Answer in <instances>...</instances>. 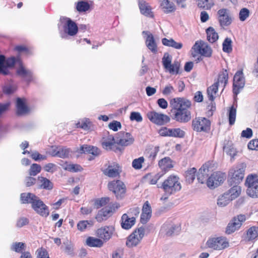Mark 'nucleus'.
Returning a JSON list of instances; mask_svg holds the SVG:
<instances>
[{"instance_id": "7c9ffc66", "label": "nucleus", "mask_w": 258, "mask_h": 258, "mask_svg": "<svg viewBox=\"0 0 258 258\" xmlns=\"http://www.w3.org/2000/svg\"><path fill=\"white\" fill-rule=\"evenodd\" d=\"M209 165L205 164L203 165L199 170L197 174V179L199 182L204 183L206 180L209 175Z\"/></svg>"}, {"instance_id": "a18cd8bd", "label": "nucleus", "mask_w": 258, "mask_h": 258, "mask_svg": "<svg viewBox=\"0 0 258 258\" xmlns=\"http://www.w3.org/2000/svg\"><path fill=\"white\" fill-rule=\"evenodd\" d=\"M214 5L213 0H198V6L199 8L209 10Z\"/></svg>"}, {"instance_id": "c03bdc74", "label": "nucleus", "mask_w": 258, "mask_h": 258, "mask_svg": "<svg viewBox=\"0 0 258 258\" xmlns=\"http://www.w3.org/2000/svg\"><path fill=\"white\" fill-rule=\"evenodd\" d=\"M224 151L231 157L234 158L236 155L235 149L233 147L231 142H228L223 147Z\"/></svg>"}, {"instance_id": "423d86ee", "label": "nucleus", "mask_w": 258, "mask_h": 258, "mask_svg": "<svg viewBox=\"0 0 258 258\" xmlns=\"http://www.w3.org/2000/svg\"><path fill=\"white\" fill-rule=\"evenodd\" d=\"M194 52H192L193 57H196L198 54H201L205 57H210L212 54L211 47L203 41H197L192 47Z\"/></svg>"}, {"instance_id": "ddd939ff", "label": "nucleus", "mask_w": 258, "mask_h": 258, "mask_svg": "<svg viewBox=\"0 0 258 258\" xmlns=\"http://www.w3.org/2000/svg\"><path fill=\"white\" fill-rule=\"evenodd\" d=\"M245 220L246 217L245 215L240 214L234 217L232 221L228 224L226 229V233L228 234L233 233L241 227L242 223Z\"/></svg>"}, {"instance_id": "473e14b6", "label": "nucleus", "mask_w": 258, "mask_h": 258, "mask_svg": "<svg viewBox=\"0 0 258 258\" xmlns=\"http://www.w3.org/2000/svg\"><path fill=\"white\" fill-rule=\"evenodd\" d=\"M158 165L161 169L165 172L173 168L172 161L169 157H165L159 161Z\"/></svg>"}, {"instance_id": "aec40b11", "label": "nucleus", "mask_w": 258, "mask_h": 258, "mask_svg": "<svg viewBox=\"0 0 258 258\" xmlns=\"http://www.w3.org/2000/svg\"><path fill=\"white\" fill-rule=\"evenodd\" d=\"M119 205L115 203L112 205V207H104L101 209L96 216V219L98 222H101L106 220L112 213L113 210L117 209Z\"/></svg>"}, {"instance_id": "72a5a7b5", "label": "nucleus", "mask_w": 258, "mask_h": 258, "mask_svg": "<svg viewBox=\"0 0 258 258\" xmlns=\"http://www.w3.org/2000/svg\"><path fill=\"white\" fill-rule=\"evenodd\" d=\"M114 144L115 137L112 135H108L107 137H103L101 141L102 146L106 150L111 149Z\"/></svg>"}, {"instance_id": "ea45409f", "label": "nucleus", "mask_w": 258, "mask_h": 258, "mask_svg": "<svg viewBox=\"0 0 258 258\" xmlns=\"http://www.w3.org/2000/svg\"><path fill=\"white\" fill-rule=\"evenodd\" d=\"M162 44L166 46L172 47L175 49H179L182 48V44L175 41L173 39H168L164 38L162 39Z\"/></svg>"}, {"instance_id": "9b49d317", "label": "nucleus", "mask_w": 258, "mask_h": 258, "mask_svg": "<svg viewBox=\"0 0 258 258\" xmlns=\"http://www.w3.org/2000/svg\"><path fill=\"white\" fill-rule=\"evenodd\" d=\"M135 140L133 136L129 133L121 131L117 133L115 136V144L122 146H127L133 144Z\"/></svg>"}, {"instance_id": "f03ea898", "label": "nucleus", "mask_w": 258, "mask_h": 258, "mask_svg": "<svg viewBox=\"0 0 258 258\" xmlns=\"http://www.w3.org/2000/svg\"><path fill=\"white\" fill-rule=\"evenodd\" d=\"M158 187L162 189L164 192L160 200L166 201L169 196L180 190L181 184L178 176L170 175Z\"/></svg>"}, {"instance_id": "c756f323", "label": "nucleus", "mask_w": 258, "mask_h": 258, "mask_svg": "<svg viewBox=\"0 0 258 258\" xmlns=\"http://www.w3.org/2000/svg\"><path fill=\"white\" fill-rule=\"evenodd\" d=\"M138 2L141 13L146 17L152 18L153 14L150 6L144 0H138Z\"/></svg>"}, {"instance_id": "338daca9", "label": "nucleus", "mask_w": 258, "mask_h": 258, "mask_svg": "<svg viewBox=\"0 0 258 258\" xmlns=\"http://www.w3.org/2000/svg\"><path fill=\"white\" fill-rule=\"evenodd\" d=\"M174 91L173 87L170 84H168L165 86L162 93L164 95L167 96L172 94Z\"/></svg>"}, {"instance_id": "0eeeda50", "label": "nucleus", "mask_w": 258, "mask_h": 258, "mask_svg": "<svg viewBox=\"0 0 258 258\" xmlns=\"http://www.w3.org/2000/svg\"><path fill=\"white\" fill-rule=\"evenodd\" d=\"M244 171L245 167L243 165H240L236 167L235 169H231L228 180L229 184L230 185L233 184L238 185L244 177Z\"/></svg>"}, {"instance_id": "f257e3e1", "label": "nucleus", "mask_w": 258, "mask_h": 258, "mask_svg": "<svg viewBox=\"0 0 258 258\" xmlns=\"http://www.w3.org/2000/svg\"><path fill=\"white\" fill-rule=\"evenodd\" d=\"M170 104L174 110L172 118L180 123H186L191 119V113L188 108L190 102L181 97L175 98L170 100Z\"/></svg>"}, {"instance_id": "1a4fd4ad", "label": "nucleus", "mask_w": 258, "mask_h": 258, "mask_svg": "<svg viewBox=\"0 0 258 258\" xmlns=\"http://www.w3.org/2000/svg\"><path fill=\"white\" fill-rule=\"evenodd\" d=\"M108 187L109 189L114 193L117 199H121L124 197L126 187L121 181L117 180L109 182Z\"/></svg>"}, {"instance_id": "c9c22d12", "label": "nucleus", "mask_w": 258, "mask_h": 258, "mask_svg": "<svg viewBox=\"0 0 258 258\" xmlns=\"http://www.w3.org/2000/svg\"><path fill=\"white\" fill-rule=\"evenodd\" d=\"M232 186V187L225 192L232 201L240 195L241 190L240 187L237 184H233Z\"/></svg>"}, {"instance_id": "4be33fe9", "label": "nucleus", "mask_w": 258, "mask_h": 258, "mask_svg": "<svg viewBox=\"0 0 258 258\" xmlns=\"http://www.w3.org/2000/svg\"><path fill=\"white\" fill-rule=\"evenodd\" d=\"M180 230L178 226L172 223L166 222L161 227L160 233L161 234L170 236L178 232Z\"/></svg>"}, {"instance_id": "4d7b16f0", "label": "nucleus", "mask_w": 258, "mask_h": 258, "mask_svg": "<svg viewBox=\"0 0 258 258\" xmlns=\"http://www.w3.org/2000/svg\"><path fill=\"white\" fill-rule=\"evenodd\" d=\"M144 161L143 157H140L133 161L132 166L136 169H140L142 167V164Z\"/></svg>"}, {"instance_id": "a211bd4d", "label": "nucleus", "mask_w": 258, "mask_h": 258, "mask_svg": "<svg viewBox=\"0 0 258 258\" xmlns=\"http://www.w3.org/2000/svg\"><path fill=\"white\" fill-rule=\"evenodd\" d=\"M31 206L32 208L39 215L44 217L48 216L49 212L48 207L39 197H37Z\"/></svg>"}, {"instance_id": "052dcab7", "label": "nucleus", "mask_w": 258, "mask_h": 258, "mask_svg": "<svg viewBox=\"0 0 258 258\" xmlns=\"http://www.w3.org/2000/svg\"><path fill=\"white\" fill-rule=\"evenodd\" d=\"M88 123L89 120L88 119H84L76 123V127L77 128H82L84 130H88L89 129Z\"/></svg>"}, {"instance_id": "de8ad7c7", "label": "nucleus", "mask_w": 258, "mask_h": 258, "mask_svg": "<svg viewBox=\"0 0 258 258\" xmlns=\"http://www.w3.org/2000/svg\"><path fill=\"white\" fill-rule=\"evenodd\" d=\"M247 236L249 240H252L258 237V227H251L247 232Z\"/></svg>"}, {"instance_id": "3c124183", "label": "nucleus", "mask_w": 258, "mask_h": 258, "mask_svg": "<svg viewBox=\"0 0 258 258\" xmlns=\"http://www.w3.org/2000/svg\"><path fill=\"white\" fill-rule=\"evenodd\" d=\"M222 45L223 51L224 52L229 53L232 51V40L230 38H226L223 43Z\"/></svg>"}, {"instance_id": "0e129e2a", "label": "nucleus", "mask_w": 258, "mask_h": 258, "mask_svg": "<svg viewBox=\"0 0 258 258\" xmlns=\"http://www.w3.org/2000/svg\"><path fill=\"white\" fill-rule=\"evenodd\" d=\"M108 127L110 129L116 132L121 128V125L120 122L114 120L109 124Z\"/></svg>"}, {"instance_id": "f8f14e48", "label": "nucleus", "mask_w": 258, "mask_h": 258, "mask_svg": "<svg viewBox=\"0 0 258 258\" xmlns=\"http://www.w3.org/2000/svg\"><path fill=\"white\" fill-rule=\"evenodd\" d=\"M245 85V78L242 70L238 71L233 78V92L237 95Z\"/></svg>"}, {"instance_id": "9d476101", "label": "nucleus", "mask_w": 258, "mask_h": 258, "mask_svg": "<svg viewBox=\"0 0 258 258\" xmlns=\"http://www.w3.org/2000/svg\"><path fill=\"white\" fill-rule=\"evenodd\" d=\"M211 122L205 117H197L192 121V127L196 132H208L210 129Z\"/></svg>"}, {"instance_id": "bf43d9fd", "label": "nucleus", "mask_w": 258, "mask_h": 258, "mask_svg": "<svg viewBox=\"0 0 258 258\" xmlns=\"http://www.w3.org/2000/svg\"><path fill=\"white\" fill-rule=\"evenodd\" d=\"M249 16V11L247 8H242L239 12V18L241 21H244Z\"/></svg>"}, {"instance_id": "49530a36", "label": "nucleus", "mask_w": 258, "mask_h": 258, "mask_svg": "<svg viewBox=\"0 0 258 258\" xmlns=\"http://www.w3.org/2000/svg\"><path fill=\"white\" fill-rule=\"evenodd\" d=\"M90 9V5L84 1H79L76 5V9L79 12H85Z\"/></svg>"}, {"instance_id": "5701e85b", "label": "nucleus", "mask_w": 258, "mask_h": 258, "mask_svg": "<svg viewBox=\"0 0 258 258\" xmlns=\"http://www.w3.org/2000/svg\"><path fill=\"white\" fill-rule=\"evenodd\" d=\"M17 73L19 76L22 77L27 83H30L34 79V76L32 71L25 68L21 61H20L19 67L17 70Z\"/></svg>"}, {"instance_id": "69168bd1", "label": "nucleus", "mask_w": 258, "mask_h": 258, "mask_svg": "<svg viewBox=\"0 0 258 258\" xmlns=\"http://www.w3.org/2000/svg\"><path fill=\"white\" fill-rule=\"evenodd\" d=\"M130 119L132 121L135 120L139 122L143 120V118L139 112H132L130 115Z\"/></svg>"}, {"instance_id": "b1692460", "label": "nucleus", "mask_w": 258, "mask_h": 258, "mask_svg": "<svg viewBox=\"0 0 258 258\" xmlns=\"http://www.w3.org/2000/svg\"><path fill=\"white\" fill-rule=\"evenodd\" d=\"M26 99L17 98L16 100V113L18 115H26L30 111V109L26 105Z\"/></svg>"}, {"instance_id": "8fccbe9b", "label": "nucleus", "mask_w": 258, "mask_h": 258, "mask_svg": "<svg viewBox=\"0 0 258 258\" xmlns=\"http://www.w3.org/2000/svg\"><path fill=\"white\" fill-rule=\"evenodd\" d=\"M180 63L178 61H175L166 70L171 74H178L179 73Z\"/></svg>"}, {"instance_id": "603ef678", "label": "nucleus", "mask_w": 258, "mask_h": 258, "mask_svg": "<svg viewBox=\"0 0 258 258\" xmlns=\"http://www.w3.org/2000/svg\"><path fill=\"white\" fill-rule=\"evenodd\" d=\"M236 114V109L234 106H232L230 108L228 113V119L230 125H233L235 123Z\"/></svg>"}, {"instance_id": "bb28decb", "label": "nucleus", "mask_w": 258, "mask_h": 258, "mask_svg": "<svg viewBox=\"0 0 258 258\" xmlns=\"http://www.w3.org/2000/svg\"><path fill=\"white\" fill-rule=\"evenodd\" d=\"M143 34L147 35L145 43L146 46L153 53L157 52V46L153 35L147 31H143Z\"/></svg>"}, {"instance_id": "13d9d810", "label": "nucleus", "mask_w": 258, "mask_h": 258, "mask_svg": "<svg viewBox=\"0 0 258 258\" xmlns=\"http://www.w3.org/2000/svg\"><path fill=\"white\" fill-rule=\"evenodd\" d=\"M36 254L37 258H50L47 251L43 247L38 248L36 251Z\"/></svg>"}, {"instance_id": "6e6d98bb", "label": "nucleus", "mask_w": 258, "mask_h": 258, "mask_svg": "<svg viewBox=\"0 0 258 258\" xmlns=\"http://www.w3.org/2000/svg\"><path fill=\"white\" fill-rule=\"evenodd\" d=\"M172 57L168 53H165L162 58V63L164 68L167 69L171 64Z\"/></svg>"}, {"instance_id": "774afa93", "label": "nucleus", "mask_w": 258, "mask_h": 258, "mask_svg": "<svg viewBox=\"0 0 258 258\" xmlns=\"http://www.w3.org/2000/svg\"><path fill=\"white\" fill-rule=\"evenodd\" d=\"M247 147L250 150L258 151V139L250 141L248 144Z\"/></svg>"}, {"instance_id": "680f3d73", "label": "nucleus", "mask_w": 258, "mask_h": 258, "mask_svg": "<svg viewBox=\"0 0 258 258\" xmlns=\"http://www.w3.org/2000/svg\"><path fill=\"white\" fill-rule=\"evenodd\" d=\"M31 157L33 159L36 161L46 159V156L41 155L37 151L33 152L31 154Z\"/></svg>"}, {"instance_id": "7ed1b4c3", "label": "nucleus", "mask_w": 258, "mask_h": 258, "mask_svg": "<svg viewBox=\"0 0 258 258\" xmlns=\"http://www.w3.org/2000/svg\"><path fill=\"white\" fill-rule=\"evenodd\" d=\"M228 79V74L226 70L219 74L217 81L207 88V93L209 100L214 101L216 97L218 87L221 85L223 88L226 85Z\"/></svg>"}, {"instance_id": "6e6552de", "label": "nucleus", "mask_w": 258, "mask_h": 258, "mask_svg": "<svg viewBox=\"0 0 258 258\" xmlns=\"http://www.w3.org/2000/svg\"><path fill=\"white\" fill-rule=\"evenodd\" d=\"M207 246L214 250H222L229 246V242L225 237L220 236L209 238L207 242Z\"/></svg>"}, {"instance_id": "a878e982", "label": "nucleus", "mask_w": 258, "mask_h": 258, "mask_svg": "<svg viewBox=\"0 0 258 258\" xmlns=\"http://www.w3.org/2000/svg\"><path fill=\"white\" fill-rule=\"evenodd\" d=\"M71 150L66 147L58 146L53 148L51 151V155L61 158H68L70 155Z\"/></svg>"}, {"instance_id": "412c9836", "label": "nucleus", "mask_w": 258, "mask_h": 258, "mask_svg": "<svg viewBox=\"0 0 258 258\" xmlns=\"http://www.w3.org/2000/svg\"><path fill=\"white\" fill-rule=\"evenodd\" d=\"M218 20L221 27L228 26L232 23V18L226 9H222L218 11Z\"/></svg>"}, {"instance_id": "e2e57ef3", "label": "nucleus", "mask_w": 258, "mask_h": 258, "mask_svg": "<svg viewBox=\"0 0 258 258\" xmlns=\"http://www.w3.org/2000/svg\"><path fill=\"white\" fill-rule=\"evenodd\" d=\"M109 202V198H102L97 200L95 202V205L97 208H99L102 206L105 205Z\"/></svg>"}, {"instance_id": "79ce46f5", "label": "nucleus", "mask_w": 258, "mask_h": 258, "mask_svg": "<svg viewBox=\"0 0 258 258\" xmlns=\"http://www.w3.org/2000/svg\"><path fill=\"white\" fill-rule=\"evenodd\" d=\"M207 39L211 43H214L218 39V35L212 27L208 28L207 30Z\"/></svg>"}, {"instance_id": "dca6fc26", "label": "nucleus", "mask_w": 258, "mask_h": 258, "mask_svg": "<svg viewBox=\"0 0 258 258\" xmlns=\"http://www.w3.org/2000/svg\"><path fill=\"white\" fill-rule=\"evenodd\" d=\"M163 137H172L182 138L185 136V132L180 128H168L166 127L161 128L158 132Z\"/></svg>"}, {"instance_id": "58836bf2", "label": "nucleus", "mask_w": 258, "mask_h": 258, "mask_svg": "<svg viewBox=\"0 0 258 258\" xmlns=\"http://www.w3.org/2000/svg\"><path fill=\"white\" fill-rule=\"evenodd\" d=\"M37 198L36 196L30 192L22 193L21 195V200L23 204L32 205Z\"/></svg>"}, {"instance_id": "f3484780", "label": "nucleus", "mask_w": 258, "mask_h": 258, "mask_svg": "<svg viewBox=\"0 0 258 258\" xmlns=\"http://www.w3.org/2000/svg\"><path fill=\"white\" fill-rule=\"evenodd\" d=\"M147 116L151 121L158 125H163L170 121L167 115L154 111L148 112Z\"/></svg>"}, {"instance_id": "4c0bfd02", "label": "nucleus", "mask_w": 258, "mask_h": 258, "mask_svg": "<svg viewBox=\"0 0 258 258\" xmlns=\"http://www.w3.org/2000/svg\"><path fill=\"white\" fill-rule=\"evenodd\" d=\"M160 6L166 13H171L175 10L174 4L168 0H162Z\"/></svg>"}, {"instance_id": "cd10ccee", "label": "nucleus", "mask_w": 258, "mask_h": 258, "mask_svg": "<svg viewBox=\"0 0 258 258\" xmlns=\"http://www.w3.org/2000/svg\"><path fill=\"white\" fill-rule=\"evenodd\" d=\"M103 174L110 177H115L119 175V166L118 164L113 163L109 165L106 169L102 170Z\"/></svg>"}, {"instance_id": "20e7f679", "label": "nucleus", "mask_w": 258, "mask_h": 258, "mask_svg": "<svg viewBox=\"0 0 258 258\" xmlns=\"http://www.w3.org/2000/svg\"><path fill=\"white\" fill-rule=\"evenodd\" d=\"M245 185L246 193L252 198H258V177L256 175H249L246 179Z\"/></svg>"}, {"instance_id": "5fc2aeb1", "label": "nucleus", "mask_w": 258, "mask_h": 258, "mask_svg": "<svg viewBox=\"0 0 258 258\" xmlns=\"http://www.w3.org/2000/svg\"><path fill=\"white\" fill-rule=\"evenodd\" d=\"M41 170V166L38 164L34 163L31 165L29 169V174L31 176H36L40 172Z\"/></svg>"}, {"instance_id": "39448f33", "label": "nucleus", "mask_w": 258, "mask_h": 258, "mask_svg": "<svg viewBox=\"0 0 258 258\" xmlns=\"http://www.w3.org/2000/svg\"><path fill=\"white\" fill-rule=\"evenodd\" d=\"M145 235V228L142 226L136 229L127 238L126 245L130 248L136 246Z\"/></svg>"}, {"instance_id": "f704fd0d", "label": "nucleus", "mask_w": 258, "mask_h": 258, "mask_svg": "<svg viewBox=\"0 0 258 258\" xmlns=\"http://www.w3.org/2000/svg\"><path fill=\"white\" fill-rule=\"evenodd\" d=\"M39 182V187L47 190H51L53 187V183L47 178L39 176L38 177Z\"/></svg>"}, {"instance_id": "2f4dec72", "label": "nucleus", "mask_w": 258, "mask_h": 258, "mask_svg": "<svg viewBox=\"0 0 258 258\" xmlns=\"http://www.w3.org/2000/svg\"><path fill=\"white\" fill-rule=\"evenodd\" d=\"M78 152L81 154H90L94 156H97L99 154L98 148L89 145L81 146Z\"/></svg>"}, {"instance_id": "a19ab883", "label": "nucleus", "mask_w": 258, "mask_h": 258, "mask_svg": "<svg viewBox=\"0 0 258 258\" xmlns=\"http://www.w3.org/2000/svg\"><path fill=\"white\" fill-rule=\"evenodd\" d=\"M231 201L227 193L224 192L219 196L217 199V204L219 207H224L226 206Z\"/></svg>"}, {"instance_id": "864d4df0", "label": "nucleus", "mask_w": 258, "mask_h": 258, "mask_svg": "<svg viewBox=\"0 0 258 258\" xmlns=\"http://www.w3.org/2000/svg\"><path fill=\"white\" fill-rule=\"evenodd\" d=\"M25 243L23 242H15L12 244L11 249L16 252L22 253V251L25 249Z\"/></svg>"}, {"instance_id": "e433bc0d", "label": "nucleus", "mask_w": 258, "mask_h": 258, "mask_svg": "<svg viewBox=\"0 0 258 258\" xmlns=\"http://www.w3.org/2000/svg\"><path fill=\"white\" fill-rule=\"evenodd\" d=\"M86 244L90 247H101L104 244L100 238L89 237L86 240Z\"/></svg>"}, {"instance_id": "c85d7f7f", "label": "nucleus", "mask_w": 258, "mask_h": 258, "mask_svg": "<svg viewBox=\"0 0 258 258\" xmlns=\"http://www.w3.org/2000/svg\"><path fill=\"white\" fill-rule=\"evenodd\" d=\"M136 218L130 217L127 214L122 215L121 219V227L126 230L131 229L135 224Z\"/></svg>"}, {"instance_id": "37998d69", "label": "nucleus", "mask_w": 258, "mask_h": 258, "mask_svg": "<svg viewBox=\"0 0 258 258\" xmlns=\"http://www.w3.org/2000/svg\"><path fill=\"white\" fill-rule=\"evenodd\" d=\"M63 169L72 172H80L83 170V168L77 164H66Z\"/></svg>"}, {"instance_id": "6ab92c4d", "label": "nucleus", "mask_w": 258, "mask_h": 258, "mask_svg": "<svg viewBox=\"0 0 258 258\" xmlns=\"http://www.w3.org/2000/svg\"><path fill=\"white\" fill-rule=\"evenodd\" d=\"M78 27L77 24L70 18H66V23L63 26L64 33L61 34L62 38L67 36V34L70 36H75L78 31Z\"/></svg>"}, {"instance_id": "09e8293b", "label": "nucleus", "mask_w": 258, "mask_h": 258, "mask_svg": "<svg viewBox=\"0 0 258 258\" xmlns=\"http://www.w3.org/2000/svg\"><path fill=\"white\" fill-rule=\"evenodd\" d=\"M197 169L195 168H192L187 170L185 173V177L187 182L192 183L195 179V173Z\"/></svg>"}, {"instance_id": "4468645a", "label": "nucleus", "mask_w": 258, "mask_h": 258, "mask_svg": "<svg viewBox=\"0 0 258 258\" xmlns=\"http://www.w3.org/2000/svg\"><path fill=\"white\" fill-rule=\"evenodd\" d=\"M226 178L224 173L220 172L213 173L207 179V186L211 188H214L220 185Z\"/></svg>"}, {"instance_id": "393cba45", "label": "nucleus", "mask_w": 258, "mask_h": 258, "mask_svg": "<svg viewBox=\"0 0 258 258\" xmlns=\"http://www.w3.org/2000/svg\"><path fill=\"white\" fill-rule=\"evenodd\" d=\"M20 61H21L19 58L16 59L14 57H11L6 59L5 57V60L4 61L3 67L1 68L0 74H2L4 75H8L9 74L8 68L13 67L17 63L20 64Z\"/></svg>"}, {"instance_id": "2eb2a0df", "label": "nucleus", "mask_w": 258, "mask_h": 258, "mask_svg": "<svg viewBox=\"0 0 258 258\" xmlns=\"http://www.w3.org/2000/svg\"><path fill=\"white\" fill-rule=\"evenodd\" d=\"M115 231V228L112 226H105L102 227L96 231V235L100 238L103 242L109 241Z\"/></svg>"}]
</instances>
